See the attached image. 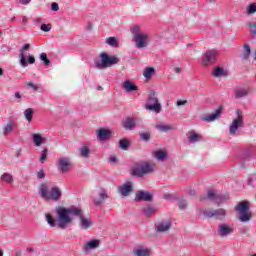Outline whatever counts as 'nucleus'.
<instances>
[{"mask_svg":"<svg viewBox=\"0 0 256 256\" xmlns=\"http://www.w3.org/2000/svg\"><path fill=\"white\" fill-rule=\"evenodd\" d=\"M142 213L145 217H151V215L157 213V208L155 206L148 205L143 208Z\"/></svg>","mask_w":256,"mask_h":256,"instance_id":"cd10ccee","label":"nucleus"},{"mask_svg":"<svg viewBox=\"0 0 256 256\" xmlns=\"http://www.w3.org/2000/svg\"><path fill=\"white\" fill-rule=\"evenodd\" d=\"M209 3H215V0H208Z\"/></svg>","mask_w":256,"mask_h":256,"instance_id":"338daca9","label":"nucleus"},{"mask_svg":"<svg viewBox=\"0 0 256 256\" xmlns=\"http://www.w3.org/2000/svg\"><path fill=\"white\" fill-rule=\"evenodd\" d=\"M247 13H248V15H253V13H256V5L255 4H250L247 7Z\"/></svg>","mask_w":256,"mask_h":256,"instance_id":"a18cd8bd","label":"nucleus"},{"mask_svg":"<svg viewBox=\"0 0 256 256\" xmlns=\"http://www.w3.org/2000/svg\"><path fill=\"white\" fill-rule=\"evenodd\" d=\"M140 139H142L143 141H149V139H151V134H149V133H141L140 134Z\"/></svg>","mask_w":256,"mask_h":256,"instance_id":"09e8293b","label":"nucleus"},{"mask_svg":"<svg viewBox=\"0 0 256 256\" xmlns=\"http://www.w3.org/2000/svg\"><path fill=\"white\" fill-rule=\"evenodd\" d=\"M249 27V33L252 37H256V23L255 22H249L247 24Z\"/></svg>","mask_w":256,"mask_h":256,"instance_id":"ea45409f","label":"nucleus"},{"mask_svg":"<svg viewBox=\"0 0 256 256\" xmlns=\"http://www.w3.org/2000/svg\"><path fill=\"white\" fill-rule=\"evenodd\" d=\"M14 97L16 99H21V93L20 92H15Z\"/></svg>","mask_w":256,"mask_h":256,"instance_id":"13d9d810","label":"nucleus"},{"mask_svg":"<svg viewBox=\"0 0 256 256\" xmlns=\"http://www.w3.org/2000/svg\"><path fill=\"white\" fill-rule=\"evenodd\" d=\"M119 193L123 195V197H129V193L133 191V183L127 182L118 187Z\"/></svg>","mask_w":256,"mask_h":256,"instance_id":"a211bd4d","label":"nucleus"},{"mask_svg":"<svg viewBox=\"0 0 256 256\" xmlns=\"http://www.w3.org/2000/svg\"><path fill=\"white\" fill-rule=\"evenodd\" d=\"M217 57H219L217 50H207L202 58V65L204 67L214 65V63H217Z\"/></svg>","mask_w":256,"mask_h":256,"instance_id":"ddd939ff","label":"nucleus"},{"mask_svg":"<svg viewBox=\"0 0 256 256\" xmlns=\"http://www.w3.org/2000/svg\"><path fill=\"white\" fill-rule=\"evenodd\" d=\"M174 71H175V73H181V68L176 67V68L174 69Z\"/></svg>","mask_w":256,"mask_h":256,"instance_id":"052dcab7","label":"nucleus"},{"mask_svg":"<svg viewBox=\"0 0 256 256\" xmlns=\"http://www.w3.org/2000/svg\"><path fill=\"white\" fill-rule=\"evenodd\" d=\"M27 85L33 89V91H37L39 89V87H37L36 84H33V82H28Z\"/></svg>","mask_w":256,"mask_h":256,"instance_id":"603ef678","label":"nucleus"},{"mask_svg":"<svg viewBox=\"0 0 256 256\" xmlns=\"http://www.w3.org/2000/svg\"><path fill=\"white\" fill-rule=\"evenodd\" d=\"M176 105H177V107L187 105V100H177Z\"/></svg>","mask_w":256,"mask_h":256,"instance_id":"3c124183","label":"nucleus"},{"mask_svg":"<svg viewBox=\"0 0 256 256\" xmlns=\"http://www.w3.org/2000/svg\"><path fill=\"white\" fill-rule=\"evenodd\" d=\"M38 193L45 201H60L63 195V192H61V189L57 186L52 187L49 192V184L46 182L40 184Z\"/></svg>","mask_w":256,"mask_h":256,"instance_id":"7ed1b4c3","label":"nucleus"},{"mask_svg":"<svg viewBox=\"0 0 256 256\" xmlns=\"http://www.w3.org/2000/svg\"><path fill=\"white\" fill-rule=\"evenodd\" d=\"M47 155H49V151L47 149H43L41 151L40 163H45L47 161Z\"/></svg>","mask_w":256,"mask_h":256,"instance_id":"37998d69","label":"nucleus"},{"mask_svg":"<svg viewBox=\"0 0 256 256\" xmlns=\"http://www.w3.org/2000/svg\"><path fill=\"white\" fill-rule=\"evenodd\" d=\"M145 109L147 111H153L154 113H161V103H159V98L155 95V91H152L145 104Z\"/></svg>","mask_w":256,"mask_h":256,"instance_id":"6e6552de","label":"nucleus"},{"mask_svg":"<svg viewBox=\"0 0 256 256\" xmlns=\"http://www.w3.org/2000/svg\"><path fill=\"white\" fill-rule=\"evenodd\" d=\"M155 169L157 166L153 162L138 161L132 164L131 174L134 177H145V175H151Z\"/></svg>","mask_w":256,"mask_h":256,"instance_id":"f03ea898","label":"nucleus"},{"mask_svg":"<svg viewBox=\"0 0 256 256\" xmlns=\"http://www.w3.org/2000/svg\"><path fill=\"white\" fill-rule=\"evenodd\" d=\"M135 201L137 203H139V201H147L150 203V201H153V196L147 191L140 190L136 192Z\"/></svg>","mask_w":256,"mask_h":256,"instance_id":"4468645a","label":"nucleus"},{"mask_svg":"<svg viewBox=\"0 0 256 256\" xmlns=\"http://www.w3.org/2000/svg\"><path fill=\"white\" fill-rule=\"evenodd\" d=\"M188 194L193 197V196L197 195V192L194 189H190V190H188Z\"/></svg>","mask_w":256,"mask_h":256,"instance_id":"6e6d98bb","label":"nucleus"},{"mask_svg":"<svg viewBox=\"0 0 256 256\" xmlns=\"http://www.w3.org/2000/svg\"><path fill=\"white\" fill-rule=\"evenodd\" d=\"M45 218L50 227H59V219L55 220L51 214H45Z\"/></svg>","mask_w":256,"mask_h":256,"instance_id":"c756f323","label":"nucleus"},{"mask_svg":"<svg viewBox=\"0 0 256 256\" xmlns=\"http://www.w3.org/2000/svg\"><path fill=\"white\" fill-rule=\"evenodd\" d=\"M98 196L99 198L94 199L95 205H102V203H105V199H109V194H107L105 189H101Z\"/></svg>","mask_w":256,"mask_h":256,"instance_id":"4be33fe9","label":"nucleus"},{"mask_svg":"<svg viewBox=\"0 0 256 256\" xmlns=\"http://www.w3.org/2000/svg\"><path fill=\"white\" fill-rule=\"evenodd\" d=\"M236 115L237 118H235L230 124V135H237V131L240 129V127H243V111H241V109H237Z\"/></svg>","mask_w":256,"mask_h":256,"instance_id":"f8f14e48","label":"nucleus"},{"mask_svg":"<svg viewBox=\"0 0 256 256\" xmlns=\"http://www.w3.org/2000/svg\"><path fill=\"white\" fill-rule=\"evenodd\" d=\"M119 148L122 149V151H127L129 149V140L126 138H123L119 141Z\"/></svg>","mask_w":256,"mask_h":256,"instance_id":"f704fd0d","label":"nucleus"},{"mask_svg":"<svg viewBox=\"0 0 256 256\" xmlns=\"http://www.w3.org/2000/svg\"><path fill=\"white\" fill-rule=\"evenodd\" d=\"M178 207L180 211H185L187 209V202L185 200L180 201Z\"/></svg>","mask_w":256,"mask_h":256,"instance_id":"de8ad7c7","label":"nucleus"},{"mask_svg":"<svg viewBox=\"0 0 256 256\" xmlns=\"http://www.w3.org/2000/svg\"><path fill=\"white\" fill-rule=\"evenodd\" d=\"M80 222H79V227L87 231L93 225V221L91 220V217H85V215L82 214L80 216Z\"/></svg>","mask_w":256,"mask_h":256,"instance_id":"aec40b11","label":"nucleus"},{"mask_svg":"<svg viewBox=\"0 0 256 256\" xmlns=\"http://www.w3.org/2000/svg\"><path fill=\"white\" fill-rule=\"evenodd\" d=\"M101 61H96L97 69H107V67H113L119 63V58L117 56H109L107 53L100 54Z\"/></svg>","mask_w":256,"mask_h":256,"instance_id":"423d86ee","label":"nucleus"},{"mask_svg":"<svg viewBox=\"0 0 256 256\" xmlns=\"http://www.w3.org/2000/svg\"><path fill=\"white\" fill-rule=\"evenodd\" d=\"M22 23H23L24 25H27V16H23V17H22Z\"/></svg>","mask_w":256,"mask_h":256,"instance_id":"bf43d9fd","label":"nucleus"},{"mask_svg":"<svg viewBox=\"0 0 256 256\" xmlns=\"http://www.w3.org/2000/svg\"><path fill=\"white\" fill-rule=\"evenodd\" d=\"M11 21H15V17H13V18L11 19Z\"/></svg>","mask_w":256,"mask_h":256,"instance_id":"774afa93","label":"nucleus"},{"mask_svg":"<svg viewBox=\"0 0 256 256\" xmlns=\"http://www.w3.org/2000/svg\"><path fill=\"white\" fill-rule=\"evenodd\" d=\"M133 253L135 256H151V249L139 246L133 249Z\"/></svg>","mask_w":256,"mask_h":256,"instance_id":"b1692460","label":"nucleus"},{"mask_svg":"<svg viewBox=\"0 0 256 256\" xmlns=\"http://www.w3.org/2000/svg\"><path fill=\"white\" fill-rule=\"evenodd\" d=\"M156 129H158V131H161L162 133H167V131H174L175 126L174 125L157 124Z\"/></svg>","mask_w":256,"mask_h":256,"instance_id":"7c9ffc66","label":"nucleus"},{"mask_svg":"<svg viewBox=\"0 0 256 256\" xmlns=\"http://www.w3.org/2000/svg\"><path fill=\"white\" fill-rule=\"evenodd\" d=\"M51 9L52 11H59V4H57L56 2H53L51 4Z\"/></svg>","mask_w":256,"mask_h":256,"instance_id":"864d4df0","label":"nucleus"},{"mask_svg":"<svg viewBox=\"0 0 256 256\" xmlns=\"http://www.w3.org/2000/svg\"><path fill=\"white\" fill-rule=\"evenodd\" d=\"M208 199L209 201H213L214 203H217L218 205H221V203L228 201L229 195L228 194H219L216 190L209 189L207 191L206 197H200V201H206Z\"/></svg>","mask_w":256,"mask_h":256,"instance_id":"0eeeda50","label":"nucleus"},{"mask_svg":"<svg viewBox=\"0 0 256 256\" xmlns=\"http://www.w3.org/2000/svg\"><path fill=\"white\" fill-rule=\"evenodd\" d=\"M101 241L99 240H91L84 246V251H91V249H97L99 247Z\"/></svg>","mask_w":256,"mask_h":256,"instance_id":"c85d7f7f","label":"nucleus"},{"mask_svg":"<svg viewBox=\"0 0 256 256\" xmlns=\"http://www.w3.org/2000/svg\"><path fill=\"white\" fill-rule=\"evenodd\" d=\"M107 45H110V47H119V40L115 37H109L106 40Z\"/></svg>","mask_w":256,"mask_h":256,"instance_id":"4c0bfd02","label":"nucleus"},{"mask_svg":"<svg viewBox=\"0 0 256 256\" xmlns=\"http://www.w3.org/2000/svg\"><path fill=\"white\" fill-rule=\"evenodd\" d=\"M233 228L230 227L227 224H219L218 225V235L219 237H227L228 235H231L233 233Z\"/></svg>","mask_w":256,"mask_h":256,"instance_id":"dca6fc26","label":"nucleus"},{"mask_svg":"<svg viewBox=\"0 0 256 256\" xmlns=\"http://www.w3.org/2000/svg\"><path fill=\"white\" fill-rule=\"evenodd\" d=\"M40 59H41V61L44 62V65H51V60H49V58H47L46 53H41L40 54Z\"/></svg>","mask_w":256,"mask_h":256,"instance_id":"c03bdc74","label":"nucleus"},{"mask_svg":"<svg viewBox=\"0 0 256 256\" xmlns=\"http://www.w3.org/2000/svg\"><path fill=\"white\" fill-rule=\"evenodd\" d=\"M13 129H15V123L13 122H8L6 124V126L3 129V135L4 137H7V135H9V133H11V131H13Z\"/></svg>","mask_w":256,"mask_h":256,"instance_id":"473e14b6","label":"nucleus"},{"mask_svg":"<svg viewBox=\"0 0 256 256\" xmlns=\"http://www.w3.org/2000/svg\"><path fill=\"white\" fill-rule=\"evenodd\" d=\"M32 141L35 147H41V145L45 143V138H43V136H41L39 133H34L32 134Z\"/></svg>","mask_w":256,"mask_h":256,"instance_id":"bb28decb","label":"nucleus"},{"mask_svg":"<svg viewBox=\"0 0 256 256\" xmlns=\"http://www.w3.org/2000/svg\"><path fill=\"white\" fill-rule=\"evenodd\" d=\"M16 256H21L22 255V252L21 250H17L16 253H15Z\"/></svg>","mask_w":256,"mask_h":256,"instance_id":"680f3d73","label":"nucleus"},{"mask_svg":"<svg viewBox=\"0 0 256 256\" xmlns=\"http://www.w3.org/2000/svg\"><path fill=\"white\" fill-rule=\"evenodd\" d=\"M189 143H199V141L203 140V136L197 134L195 131H190L187 133Z\"/></svg>","mask_w":256,"mask_h":256,"instance_id":"5701e85b","label":"nucleus"},{"mask_svg":"<svg viewBox=\"0 0 256 256\" xmlns=\"http://www.w3.org/2000/svg\"><path fill=\"white\" fill-rule=\"evenodd\" d=\"M97 90H98V91H101V90H103V87L98 86V87H97Z\"/></svg>","mask_w":256,"mask_h":256,"instance_id":"e2e57ef3","label":"nucleus"},{"mask_svg":"<svg viewBox=\"0 0 256 256\" xmlns=\"http://www.w3.org/2000/svg\"><path fill=\"white\" fill-rule=\"evenodd\" d=\"M18 3H21V5H29L31 3V0H17Z\"/></svg>","mask_w":256,"mask_h":256,"instance_id":"5fc2aeb1","label":"nucleus"},{"mask_svg":"<svg viewBox=\"0 0 256 256\" xmlns=\"http://www.w3.org/2000/svg\"><path fill=\"white\" fill-rule=\"evenodd\" d=\"M109 161H110V163H117V157L111 156V157L109 158Z\"/></svg>","mask_w":256,"mask_h":256,"instance_id":"4d7b16f0","label":"nucleus"},{"mask_svg":"<svg viewBox=\"0 0 256 256\" xmlns=\"http://www.w3.org/2000/svg\"><path fill=\"white\" fill-rule=\"evenodd\" d=\"M24 117L28 123H31L33 121V110L31 108H28L24 111Z\"/></svg>","mask_w":256,"mask_h":256,"instance_id":"e433bc0d","label":"nucleus"},{"mask_svg":"<svg viewBox=\"0 0 256 256\" xmlns=\"http://www.w3.org/2000/svg\"><path fill=\"white\" fill-rule=\"evenodd\" d=\"M40 29L44 31V33H49V31H51V24H42Z\"/></svg>","mask_w":256,"mask_h":256,"instance_id":"49530a36","label":"nucleus"},{"mask_svg":"<svg viewBox=\"0 0 256 256\" xmlns=\"http://www.w3.org/2000/svg\"><path fill=\"white\" fill-rule=\"evenodd\" d=\"M71 158L69 157H60L56 161V167L62 175H65V173H69L71 171L72 167Z\"/></svg>","mask_w":256,"mask_h":256,"instance_id":"9b49d317","label":"nucleus"},{"mask_svg":"<svg viewBox=\"0 0 256 256\" xmlns=\"http://www.w3.org/2000/svg\"><path fill=\"white\" fill-rule=\"evenodd\" d=\"M37 178L38 179H45V170L41 169L37 172Z\"/></svg>","mask_w":256,"mask_h":256,"instance_id":"8fccbe9b","label":"nucleus"},{"mask_svg":"<svg viewBox=\"0 0 256 256\" xmlns=\"http://www.w3.org/2000/svg\"><path fill=\"white\" fill-rule=\"evenodd\" d=\"M169 229H171V221L169 220L158 222L156 224V231L158 233H165L166 231H169Z\"/></svg>","mask_w":256,"mask_h":256,"instance_id":"412c9836","label":"nucleus"},{"mask_svg":"<svg viewBox=\"0 0 256 256\" xmlns=\"http://www.w3.org/2000/svg\"><path fill=\"white\" fill-rule=\"evenodd\" d=\"M212 75L214 77H227V71H225V69L222 67H216L212 72Z\"/></svg>","mask_w":256,"mask_h":256,"instance_id":"2f4dec72","label":"nucleus"},{"mask_svg":"<svg viewBox=\"0 0 256 256\" xmlns=\"http://www.w3.org/2000/svg\"><path fill=\"white\" fill-rule=\"evenodd\" d=\"M155 157H156L157 161H164L167 158V152L157 151L155 153Z\"/></svg>","mask_w":256,"mask_h":256,"instance_id":"a19ab883","label":"nucleus"},{"mask_svg":"<svg viewBox=\"0 0 256 256\" xmlns=\"http://www.w3.org/2000/svg\"><path fill=\"white\" fill-rule=\"evenodd\" d=\"M56 214L58 217V228L66 229L67 226L73 222V218L71 217H79L80 219L83 216V210L75 206L69 208L57 207Z\"/></svg>","mask_w":256,"mask_h":256,"instance_id":"f257e3e1","label":"nucleus"},{"mask_svg":"<svg viewBox=\"0 0 256 256\" xmlns=\"http://www.w3.org/2000/svg\"><path fill=\"white\" fill-rule=\"evenodd\" d=\"M108 137H111V131L107 129H99L97 131V139L98 141H106Z\"/></svg>","mask_w":256,"mask_h":256,"instance_id":"393cba45","label":"nucleus"},{"mask_svg":"<svg viewBox=\"0 0 256 256\" xmlns=\"http://www.w3.org/2000/svg\"><path fill=\"white\" fill-rule=\"evenodd\" d=\"M249 205V202L241 201L235 207V211L238 213L237 217L241 223H247L251 221L252 214L251 211H249Z\"/></svg>","mask_w":256,"mask_h":256,"instance_id":"39448f33","label":"nucleus"},{"mask_svg":"<svg viewBox=\"0 0 256 256\" xmlns=\"http://www.w3.org/2000/svg\"><path fill=\"white\" fill-rule=\"evenodd\" d=\"M251 93L250 87H244V88H236L234 92V98L235 99H243V97H247Z\"/></svg>","mask_w":256,"mask_h":256,"instance_id":"6ab92c4d","label":"nucleus"},{"mask_svg":"<svg viewBox=\"0 0 256 256\" xmlns=\"http://www.w3.org/2000/svg\"><path fill=\"white\" fill-rule=\"evenodd\" d=\"M223 111V107H219L215 113L213 114H207L201 117L202 121H205L206 123H211L213 121H216L218 117H221V113Z\"/></svg>","mask_w":256,"mask_h":256,"instance_id":"2eb2a0df","label":"nucleus"},{"mask_svg":"<svg viewBox=\"0 0 256 256\" xmlns=\"http://www.w3.org/2000/svg\"><path fill=\"white\" fill-rule=\"evenodd\" d=\"M122 127L126 131H133L137 127V120L135 118L128 117L122 121Z\"/></svg>","mask_w":256,"mask_h":256,"instance_id":"f3484780","label":"nucleus"},{"mask_svg":"<svg viewBox=\"0 0 256 256\" xmlns=\"http://www.w3.org/2000/svg\"><path fill=\"white\" fill-rule=\"evenodd\" d=\"M29 49H31V45L29 44H25L21 49H20V65L21 67H27V59H28V63L30 65H33V63H35V57L31 56V54H29L26 51H29Z\"/></svg>","mask_w":256,"mask_h":256,"instance_id":"9d476101","label":"nucleus"},{"mask_svg":"<svg viewBox=\"0 0 256 256\" xmlns=\"http://www.w3.org/2000/svg\"><path fill=\"white\" fill-rule=\"evenodd\" d=\"M204 217L208 219H219V221H223L225 217H227V211L223 208L213 209V208H206L202 210Z\"/></svg>","mask_w":256,"mask_h":256,"instance_id":"1a4fd4ad","label":"nucleus"},{"mask_svg":"<svg viewBox=\"0 0 256 256\" xmlns=\"http://www.w3.org/2000/svg\"><path fill=\"white\" fill-rule=\"evenodd\" d=\"M89 153H91V151L89 150V146L83 145L80 148V155H81V157H84L85 159H87V157H89Z\"/></svg>","mask_w":256,"mask_h":256,"instance_id":"c9c22d12","label":"nucleus"},{"mask_svg":"<svg viewBox=\"0 0 256 256\" xmlns=\"http://www.w3.org/2000/svg\"><path fill=\"white\" fill-rule=\"evenodd\" d=\"M0 75H3V69L0 68Z\"/></svg>","mask_w":256,"mask_h":256,"instance_id":"69168bd1","label":"nucleus"},{"mask_svg":"<svg viewBox=\"0 0 256 256\" xmlns=\"http://www.w3.org/2000/svg\"><path fill=\"white\" fill-rule=\"evenodd\" d=\"M130 32L132 33V39L137 49H145L149 46V34L141 31L139 25L130 28Z\"/></svg>","mask_w":256,"mask_h":256,"instance_id":"20e7f679","label":"nucleus"},{"mask_svg":"<svg viewBox=\"0 0 256 256\" xmlns=\"http://www.w3.org/2000/svg\"><path fill=\"white\" fill-rule=\"evenodd\" d=\"M0 256H3V250L0 249Z\"/></svg>","mask_w":256,"mask_h":256,"instance_id":"0e129e2a","label":"nucleus"},{"mask_svg":"<svg viewBox=\"0 0 256 256\" xmlns=\"http://www.w3.org/2000/svg\"><path fill=\"white\" fill-rule=\"evenodd\" d=\"M155 75V68L153 67H148L144 70L143 76L145 79H151Z\"/></svg>","mask_w":256,"mask_h":256,"instance_id":"72a5a7b5","label":"nucleus"},{"mask_svg":"<svg viewBox=\"0 0 256 256\" xmlns=\"http://www.w3.org/2000/svg\"><path fill=\"white\" fill-rule=\"evenodd\" d=\"M123 89L127 91V93H133V91H137L138 87L131 82V80H126L122 84Z\"/></svg>","mask_w":256,"mask_h":256,"instance_id":"a878e982","label":"nucleus"},{"mask_svg":"<svg viewBox=\"0 0 256 256\" xmlns=\"http://www.w3.org/2000/svg\"><path fill=\"white\" fill-rule=\"evenodd\" d=\"M1 181H4L5 183H13V175L10 173H4L1 176Z\"/></svg>","mask_w":256,"mask_h":256,"instance_id":"79ce46f5","label":"nucleus"},{"mask_svg":"<svg viewBox=\"0 0 256 256\" xmlns=\"http://www.w3.org/2000/svg\"><path fill=\"white\" fill-rule=\"evenodd\" d=\"M251 55V47L248 44H244V53L242 55V59L247 60Z\"/></svg>","mask_w":256,"mask_h":256,"instance_id":"58836bf2","label":"nucleus"}]
</instances>
